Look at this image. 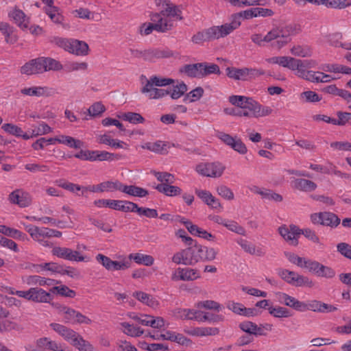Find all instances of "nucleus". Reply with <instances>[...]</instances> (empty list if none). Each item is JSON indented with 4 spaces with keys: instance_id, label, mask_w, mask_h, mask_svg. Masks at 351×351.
Returning <instances> with one entry per match:
<instances>
[{
    "instance_id": "11",
    "label": "nucleus",
    "mask_w": 351,
    "mask_h": 351,
    "mask_svg": "<svg viewBox=\"0 0 351 351\" xmlns=\"http://www.w3.org/2000/svg\"><path fill=\"white\" fill-rule=\"evenodd\" d=\"M216 137L240 154L243 155L247 152L246 145L237 136H232L222 131H217L216 132Z\"/></svg>"
},
{
    "instance_id": "57",
    "label": "nucleus",
    "mask_w": 351,
    "mask_h": 351,
    "mask_svg": "<svg viewBox=\"0 0 351 351\" xmlns=\"http://www.w3.org/2000/svg\"><path fill=\"white\" fill-rule=\"evenodd\" d=\"M239 328L245 332L248 333L250 335H262V332L261 328H258V326L256 324L245 321L243 322H241L239 324Z\"/></svg>"
},
{
    "instance_id": "48",
    "label": "nucleus",
    "mask_w": 351,
    "mask_h": 351,
    "mask_svg": "<svg viewBox=\"0 0 351 351\" xmlns=\"http://www.w3.org/2000/svg\"><path fill=\"white\" fill-rule=\"evenodd\" d=\"M70 343L80 351H93L92 345L84 340L78 333L75 334V337L73 338Z\"/></svg>"
},
{
    "instance_id": "64",
    "label": "nucleus",
    "mask_w": 351,
    "mask_h": 351,
    "mask_svg": "<svg viewBox=\"0 0 351 351\" xmlns=\"http://www.w3.org/2000/svg\"><path fill=\"white\" fill-rule=\"evenodd\" d=\"M204 93V90L202 87H197L185 95L184 101L189 103L197 101L201 99Z\"/></svg>"
},
{
    "instance_id": "19",
    "label": "nucleus",
    "mask_w": 351,
    "mask_h": 351,
    "mask_svg": "<svg viewBox=\"0 0 351 351\" xmlns=\"http://www.w3.org/2000/svg\"><path fill=\"white\" fill-rule=\"evenodd\" d=\"M51 252L53 255L58 258L71 261L81 262L85 260V258L79 252L68 247H55L53 248Z\"/></svg>"
},
{
    "instance_id": "21",
    "label": "nucleus",
    "mask_w": 351,
    "mask_h": 351,
    "mask_svg": "<svg viewBox=\"0 0 351 351\" xmlns=\"http://www.w3.org/2000/svg\"><path fill=\"white\" fill-rule=\"evenodd\" d=\"M30 351H69L63 349L60 344L56 341L51 340L47 337H42L36 341V347L34 348H29Z\"/></svg>"
},
{
    "instance_id": "58",
    "label": "nucleus",
    "mask_w": 351,
    "mask_h": 351,
    "mask_svg": "<svg viewBox=\"0 0 351 351\" xmlns=\"http://www.w3.org/2000/svg\"><path fill=\"white\" fill-rule=\"evenodd\" d=\"M50 292L69 298H73L76 295L75 291L69 289L67 286L62 285L54 286L50 289Z\"/></svg>"
},
{
    "instance_id": "52",
    "label": "nucleus",
    "mask_w": 351,
    "mask_h": 351,
    "mask_svg": "<svg viewBox=\"0 0 351 351\" xmlns=\"http://www.w3.org/2000/svg\"><path fill=\"white\" fill-rule=\"evenodd\" d=\"M133 206H130L132 210H130V212L136 213L139 215L145 216L149 218H156L158 217V212L156 209L138 207V205L134 202H131Z\"/></svg>"
},
{
    "instance_id": "7",
    "label": "nucleus",
    "mask_w": 351,
    "mask_h": 351,
    "mask_svg": "<svg viewBox=\"0 0 351 351\" xmlns=\"http://www.w3.org/2000/svg\"><path fill=\"white\" fill-rule=\"evenodd\" d=\"M193 265L199 261H212L215 259L217 251L213 247H208L195 244L190 247Z\"/></svg>"
},
{
    "instance_id": "20",
    "label": "nucleus",
    "mask_w": 351,
    "mask_h": 351,
    "mask_svg": "<svg viewBox=\"0 0 351 351\" xmlns=\"http://www.w3.org/2000/svg\"><path fill=\"white\" fill-rule=\"evenodd\" d=\"M315 65V62L313 60L295 58L290 70L294 71L298 77L304 80L308 71V69L313 68Z\"/></svg>"
},
{
    "instance_id": "36",
    "label": "nucleus",
    "mask_w": 351,
    "mask_h": 351,
    "mask_svg": "<svg viewBox=\"0 0 351 351\" xmlns=\"http://www.w3.org/2000/svg\"><path fill=\"white\" fill-rule=\"evenodd\" d=\"M292 186L293 189L300 191L312 192L317 189V185L310 180L296 178L292 181Z\"/></svg>"
},
{
    "instance_id": "59",
    "label": "nucleus",
    "mask_w": 351,
    "mask_h": 351,
    "mask_svg": "<svg viewBox=\"0 0 351 351\" xmlns=\"http://www.w3.org/2000/svg\"><path fill=\"white\" fill-rule=\"evenodd\" d=\"M0 31L5 36V40L8 43L13 44L17 40L16 36L13 34V29L6 23H0Z\"/></svg>"
},
{
    "instance_id": "39",
    "label": "nucleus",
    "mask_w": 351,
    "mask_h": 351,
    "mask_svg": "<svg viewBox=\"0 0 351 351\" xmlns=\"http://www.w3.org/2000/svg\"><path fill=\"white\" fill-rule=\"evenodd\" d=\"M52 128L45 122H40L38 125H34L32 129L29 131V139L37 137L38 136H43L52 132Z\"/></svg>"
},
{
    "instance_id": "49",
    "label": "nucleus",
    "mask_w": 351,
    "mask_h": 351,
    "mask_svg": "<svg viewBox=\"0 0 351 351\" xmlns=\"http://www.w3.org/2000/svg\"><path fill=\"white\" fill-rule=\"evenodd\" d=\"M156 189L160 193L165 194L167 196L173 197L181 194L182 189L177 186L170 185L169 184L161 183L158 184Z\"/></svg>"
},
{
    "instance_id": "10",
    "label": "nucleus",
    "mask_w": 351,
    "mask_h": 351,
    "mask_svg": "<svg viewBox=\"0 0 351 351\" xmlns=\"http://www.w3.org/2000/svg\"><path fill=\"white\" fill-rule=\"evenodd\" d=\"M226 167L221 162L199 163L196 165L195 171L206 177L219 178L223 173Z\"/></svg>"
},
{
    "instance_id": "60",
    "label": "nucleus",
    "mask_w": 351,
    "mask_h": 351,
    "mask_svg": "<svg viewBox=\"0 0 351 351\" xmlns=\"http://www.w3.org/2000/svg\"><path fill=\"white\" fill-rule=\"evenodd\" d=\"M187 86L183 82L178 83L173 86V88L169 92L170 97L173 99H178L183 96L187 91Z\"/></svg>"
},
{
    "instance_id": "30",
    "label": "nucleus",
    "mask_w": 351,
    "mask_h": 351,
    "mask_svg": "<svg viewBox=\"0 0 351 351\" xmlns=\"http://www.w3.org/2000/svg\"><path fill=\"white\" fill-rule=\"evenodd\" d=\"M8 16L21 29H25L28 27L29 19L22 10L14 8L9 12Z\"/></svg>"
},
{
    "instance_id": "51",
    "label": "nucleus",
    "mask_w": 351,
    "mask_h": 351,
    "mask_svg": "<svg viewBox=\"0 0 351 351\" xmlns=\"http://www.w3.org/2000/svg\"><path fill=\"white\" fill-rule=\"evenodd\" d=\"M42 61L44 73L49 71H60L63 69L62 64L59 61L53 58L49 57H42Z\"/></svg>"
},
{
    "instance_id": "32",
    "label": "nucleus",
    "mask_w": 351,
    "mask_h": 351,
    "mask_svg": "<svg viewBox=\"0 0 351 351\" xmlns=\"http://www.w3.org/2000/svg\"><path fill=\"white\" fill-rule=\"evenodd\" d=\"M184 332L195 337L215 336L219 333L218 328L215 327H196L191 329H184Z\"/></svg>"
},
{
    "instance_id": "37",
    "label": "nucleus",
    "mask_w": 351,
    "mask_h": 351,
    "mask_svg": "<svg viewBox=\"0 0 351 351\" xmlns=\"http://www.w3.org/2000/svg\"><path fill=\"white\" fill-rule=\"evenodd\" d=\"M50 327L56 332L58 335L62 336L64 340L70 343L73 337H75L77 333L73 330L67 328L66 326L57 323H51Z\"/></svg>"
},
{
    "instance_id": "41",
    "label": "nucleus",
    "mask_w": 351,
    "mask_h": 351,
    "mask_svg": "<svg viewBox=\"0 0 351 351\" xmlns=\"http://www.w3.org/2000/svg\"><path fill=\"white\" fill-rule=\"evenodd\" d=\"M120 191L134 197H143L148 194V191L134 185H125L121 183Z\"/></svg>"
},
{
    "instance_id": "63",
    "label": "nucleus",
    "mask_w": 351,
    "mask_h": 351,
    "mask_svg": "<svg viewBox=\"0 0 351 351\" xmlns=\"http://www.w3.org/2000/svg\"><path fill=\"white\" fill-rule=\"evenodd\" d=\"M45 12L55 23H60L63 20V16L59 12L58 8L53 5L51 6H46L45 8Z\"/></svg>"
},
{
    "instance_id": "55",
    "label": "nucleus",
    "mask_w": 351,
    "mask_h": 351,
    "mask_svg": "<svg viewBox=\"0 0 351 351\" xmlns=\"http://www.w3.org/2000/svg\"><path fill=\"white\" fill-rule=\"evenodd\" d=\"M290 52L292 55L301 58H307L312 56V49L308 45H293L290 49Z\"/></svg>"
},
{
    "instance_id": "44",
    "label": "nucleus",
    "mask_w": 351,
    "mask_h": 351,
    "mask_svg": "<svg viewBox=\"0 0 351 351\" xmlns=\"http://www.w3.org/2000/svg\"><path fill=\"white\" fill-rule=\"evenodd\" d=\"M184 223L186 228L191 234L195 236H197L199 237H202L208 241H211L214 239V236L212 234L208 232L206 230L202 229L195 225L192 224L191 222Z\"/></svg>"
},
{
    "instance_id": "47",
    "label": "nucleus",
    "mask_w": 351,
    "mask_h": 351,
    "mask_svg": "<svg viewBox=\"0 0 351 351\" xmlns=\"http://www.w3.org/2000/svg\"><path fill=\"white\" fill-rule=\"evenodd\" d=\"M295 58L290 56H274L266 59L267 62L271 64H278L282 67L291 69Z\"/></svg>"
},
{
    "instance_id": "8",
    "label": "nucleus",
    "mask_w": 351,
    "mask_h": 351,
    "mask_svg": "<svg viewBox=\"0 0 351 351\" xmlns=\"http://www.w3.org/2000/svg\"><path fill=\"white\" fill-rule=\"evenodd\" d=\"M156 7L161 11L162 16L182 21V7L173 3L170 0H154Z\"/></svg>"
},
{
    "instance_id": "13",
    "label": "nucleus",
    "mask_w": 351,
    "mask_h": 351,
    "mask_svg": "<svg viewBox=\"0 0 351 351\" xmlns=\"http://www.w3.org/2000/svg\"><path fill=\"white\" fill-rule=\"evenodd\" d=\"M243 109H247L252 117L259 118L270 115L273 110L267 106H263L252 97H248Z\"/></svg>"
},
{
    "instance_id": "29",
    "label": "nucleus",
    "mask_w": 351,
    "mask_h": 351,
    "mask_svg": "<svg viewBox=\"0 0 351 351\" xmlns=\"http://www.w3.org/2000/svg\"><path fill=\"white\" fill-rule=\"evenodd\" d=\"M310 272L314 274L318 277L325 278L328 279H331L334 278L336 274L333 269H332L330 267L325 266L315 261H314Z\"/></svg>"
},
{
    "instance_id": "34",
    "label": "nucleus",
    "mask_w": 351,
    "mask_h": 351,
    "mask_svg": "<svg viewBox=\"0 0 351 351\" xmlns=\"http://www.w3.org/2000/svg\"><path fill=\"white\" fill-rule=\"evenodd\" d=\"M31 301L38 303H48L53 297L51 292H47L41 288L31 287Z\"/></svg>"
},
{
    "instance_id": "18",
    "label": "nucleus",
    "mask_w": 351,
    "mask_h": 351,
    "mask_svg": "<svg viewBox=\"0 0 351 351\" xmlns=\"http://www.w3.org/2000/svg\"><path fill=\"white\" fill-rule=\"evenodd\" d=\"M121 182L119 180H108L95 185L86 186L84 189L93 193L120 191Z\"/></svg>"
},
{
    "instance_id": "28",
    "label": "nucleus",
    "mask_w": 351,
    "mask_h": 351,
    "mask_svg": "<svg viewBox=\"0 0 351 351\" xmlns=\"http://www.w3.org/2000/svg\"><path fill=\"white\" fill-rule=\"evenodd\" d=\"M195 194L209 207L216 210H221L222 206L219 200L208 191L196 189Z\"/></svg>"
},
{
    "instance_id": "15",
    "label": "nucleus",
    "mask_w": 351,
    "mask_h": 351,
    "mask_svg": "<svg viewBox=\"0 0 351 351\" xmlns=\"http://www.w3.org/2000/svg\"><path fill=\"white\" fill-rule=\"evenodd\" d=\"M8 200L12 204L25 208L31 205L32 197L29 193L23 189H16L8 195Z\"/></svg>"
},
{
    "instance_id": "35",
    "label": "nucleus",
    "mask_w": 351,
    "mask_h": 351,
    "mask_svg": "<svg viewBox=\"0 0 351 351\" xmlns=\"http://www.w3.org/2000/svg\"><path fill=\"white\" fill-rule=\"evenodd\" d=\"M23 95L35 97H49L52 94V89L46 86H32L21 90Z\"/></svg>"
},
{
    "instance_id": "27",
    "label": "nucleus",
    "mask_w": 351,
    "mask_h": 351,
    "mask_svg": "<svg viewBox=\"0 0 351 351\" xmlns=\"http://www.w3.org/2000/svg\"><path fill=\"white\" fill-rule=\"evenodd\" d=\"M275 296L278 302L280 304L292 308L295 311H300V308L302 306V302L295 298L280 291L275 293Z\"/></svg>"
},
{
    "instance_id": "53",
    "label": "nucleus",
    "mask_w": 351,
    "mask_h": 351,
    "mask_svg": "<svg viewBox=\"0 0 351 351\" xmlns=\"http://www.w3.org/2000/svg\"><path fill=\"white\" fill-rule=\"evenodd\" d=\"M58 143L74 149L81 148L84 145V143L82 141L66 135H59Z\"/></svg>"
},
{
    "instance_id": "62",
    "label": "nucleus",
    "mask_w": 351,
    "mask_h": 351,
    "mask_svg": "<svg viewBox=\"0 0 351 351\" xmlns=\"http://www.w3.org/2000/svg\"><path fill=\"white\" fill-rule=\"evenodd\" d=\"M173 315L181 319H193V315L197 314L196 310L191 308H178L173 311Z\"/></svg>"
},
{
    "instance_id": "45",
    "label": "nucleus",
    "mask_w": 351,
    "mask_h": 351,
    "mask_svg": "<svg viewBox=\"0 0 351 351\" xmlns=\"http://www.w3.org/2000/svg\"><path fill=\"white\" fill-rule=\"evenodd\" d=\"M200 66V63L185 64L180 68L179 71L191 77H201Z\"/></svg>"
},
{
    "instance_id": "24",
    "label": "nucleus",
    "mask_w": 351,
    "mask_h": 351,
    "mask_svg": "<svg viewBox=\"0 0 351 351\" xmlns=\"http://www.w3.org/2000/svg\"><path fill=\"white\" fill-rule=\"evenodd\" d=\"M226 307L234 313L245 317H253L258 315L256 309L253 308H246L243 304L234 301H228L226 303Z\"/></svg>"
},
{
    "instance_id": "50",
    "label": "nucleus",
    "mask_w": 351,
    "mask_h": 351,
    "mask_svg": "<svg viewBox=\"0 0 351 351\" xmlns=\"http://www.w3.org/2000/svg\"><path fill=\"white\" fill-rule=\"evenodd\" d=\"M128 257L130 261L134 260L136 263L145 266H151L154 262V258L151 255L141 253L130 254Z\"/></svg>"
},
{
    "instance_id": "40",
    "label": "nucleus",
    "mask_w": 351,
    "mask_h": 351,
    "mask_svg": "<svg viewBox=\"0 0 351 351\" xmlns=\"http://www.w3.org/2000/svg\"><path fill=\"white\" fill-rule=\"evenodd\" d=\"M237 243L245 252L250 254L263 256L265 254L261 248H257L253 243L247 240L240 239L237 241Z\"/></svg>"
},
{
    "instance_id": "4",
    "label": "nucleus",
    "mask_w": 351,
    "mask_h": 351,
    "mask_svg": "<svg viewBox=\"0 0 351 351\" xmlns=\"http://www.w3.org/2000/svg\"><path fill=\"white\" fill-rule=\"evenodd\" d=\"M278 275L287 283L295 287H312L314 285L313 282L308 277L286 269H279Z\"/></svg>"
},
{
    "instance_id": "46",
    "label": "nucleus",
    "mask_w": 351,
    "mask_h": 351,
    "mask_svg": "<svg viewBox=\"0 0 351 351\" xmlns=\"http://www.w3.org/2000/svg\"><path fill=\"white\" fill-rule=\"evenodd\" d=\"M1 128L10 134L16 137H21L24 140H29L28 132H23V130L16 125L5 123L2 125Z\"/></svg>"
},
{
    "instance_id": "16",
    "label": "nucleus",
    "mask_w": 351,
    "mask_h": 351,
    "mask_svg": "<svg viewBox=\"0 0 351 351\" xmlns=\"http://www.w3.org/2000/svg\"><path fill=\"white\" fill-rule=\"evenodd\" d=\"M146 82L141 88V92L149 99H160L169 94L167 90L159 88L158 86L152 84L150 81L145 79Z\"/></svg>"
},
{
    "instance_id": "31",
    "label": "nucleus",
    "mask_w": 351,
    "mask_h": 351,
    "mask_svg": "<svg viewBox=\"0 0 351 351\" xmlns=\"http://www.w3.org/2000/svg\"><path fill=\"white\" fill-rule=\"evenodd\" d=\"M165 320L161 317H154L147 314H141L138 324L150 326L153 328L160 329L165 326Z\"/></svg>"
},
{
    "instance_id": "17",
    "label": "nucleus",
    "mask_w": 351,
    "mask_h": 351,
    "mask_svg": "<svg viewBox=\"0 0 351 351\" xmlns=\"http://www.w3.org/2000/svg\"><path fill=\"white\" fill-rule=\"evenodd\" d=\"M278 232L289 244L298 245V238L301 234V230L296 226L291 225L289 227L286 225L281 226L278 228Z\"/></svg>"
},
{
    "instance_id": "26",
    "label": "nucleus",
    "mask_w": 351,
    "mask_h": 351,
    "mask_svg": "<svg viewBox=\"0 0 351 351\" xmlns=\"http://www.w3.org/2000/svg\"><path fill=\"white\" fill-rule=\"evenodd\" d=\"M162 16L160 12L159 14H156L154 16L155 19H152V20L155 22L157 32H167L175 26V20L167 16Z\"/></svg>"
},
{
    "instance_id": "22",
    "label": "nucleus",
    "mask_w": 351,
    "mask_h": 351,
    "mask_svg": "<svg viewBox=\"0 0 351 351\" xmlns=\"http://www.w3.org/2000/svg\"><path fill=\"white\" fill-rule=\"evenodd\" d=\"M337 310L336 306L332 305L327 304L317 300H311L308 303L302 302V306L300 308V311H313L315 312L321 313H329L334 312Z\"/></svg>"
},
{
    "instance_id": "14",
    "label": "nucleus",
    "mask_w": 351,
    "mask_h": 351,
    "mask_svg": "<svg viewBox=\"0 0 351 351\" xmlns=\"http://www.w3.org/2000/svg\"><path fill=\"white\" fill-rule=\"evenodd\" d=\"M131 202L125 200L100 199L94 201V204L98 208L108 207L113 210L127 213L130 212V210H132L130 208V206H133Z\"/></svg>"
},
{
    "instance_id": "3",
    "label": "nucleus",
    "mask_w": 351,
    "mask_h": 351,
    "mask_svg": "<svg viewBox=\"0 0 351 351\" xmlns=\"http://www.w3.org/2000/svg\"><path fill=\"white\" fill-rule=\"evenodd\" d=\"M227 76L234 80L247 81L265 75V71L261 69L255 68H236L227 67L226 69Z\"/></svg>"
},
{
    "instance_id": "2",
    "label": "nucleus",
    "mask_w": 351,
    "mask_h": 351,
    "mask_svg": "<svg viewBox=\"0 0 351 351\" xmlns=\"http://www.w3.org/2000/svg\"><path fill=\"white\" fill-rule=\"evenodd\" d=\"M300 29L296 25H289L285 27H274L265 36V43L280 38L277 41L278 48L285 46L289 42L288 38L299 32Z\"/></svg>"
},
{
    "instance_id": "1",
    "label": "nucleus",
    "mask_w": 351,
    "mask_h": 351,
    "mask_svg": "<svg viewBox=\"0 0 351 351\" xmlns=\"http://www.w3.org/2000/svg\"><path fill=\"white\" fill-rule=\"evenodd\" d=\"M53 42L64 51L78 56H86L89 53L88 45L83 40L57 37Z\"/></svg>"
},
{
    "instance_id": "12",
    "label": "nucleus",
    "mask_w": 351,
    "mask_h": 351,
    "mask_svg": "<svg viewBox=\"0 0 351 351\" xmlns=\"http://www.w3.org/2000/svg\"><path fill=\"white\" fill-rule=\"evenodd\" d=\"M23 226L25 230L29 233L33 240L44 247L52 246V243L45 239L46 238H49L48 228L38 227L32 224L25 223H23Z\"/></svg>"
},
{
    "instance_id": "43",
    "label": "nucleus",
    "mask_w": 351,
    "mask_h": 351,
    "mask_svg": "<svg viewBox=\"0 0 351 351\" xmlns=\"http://www.w3.org/2000/svg\"><path fill=\"white\" fill-rule=\"evenodd\" d=\"M133 296L143 304L152 308H156L159 304L158 301L154 297L143 291H136L133 293Z\"/></svg>"
},
{
    "instance_id": "5",
    "label": "nucleus",
    "mask_w": 351,
    "mask_h": 351,
    "mask_svg": "<svg viewBox=\"0 0 351 351\" xmlns=\"http://www.w3.org/2000/svg\"><path fill=\"white\" fill-rule=\"evenodd\" d=\"M241 24V22L239 21V16L232 15L230 23L209 27L212 40H219L228 36L235 29H238Z\"/></svg>"
},
{
    "instance_id": "54",
    "label": "nucleus",
    "mask_w": 351,
    "mask_h": 351,
    "mask_svg": "<svg viewBox=\"0 0 351 351\" xmlns=\"http://www.w3.org/2000/svg\"><path fill=\"white\" fill-rule=\"evenodd\" d=\"M269 313L275 318H288L292 316L290 311L286 307L281 306H271L269 308Z\"/></svg>"
},
{
    "instance_id": "42",
    "label": "nucleus",
    "mask_w": 351,
    "mask_h": 351,
    "mask_svg": "<svg viewBox=\"0 0 351 351\" xmlns=\"http://www.w3.org/2000/svg\"><path fill=\"white\" fill-rule=\"evenodd\" d=\"M121 331L126 335L132 337H138L144 333V330L135 326L128 322H124L119 324Z\"/></svg>"
},
{
    "instance_id": "56",
    "label": "nucleus",
    "mask_w": 351,
    "mask_h": 351,
    "mask_svg": "<svg viewBox=\"0 0 351 351\" xmlns=\"http://www.w3.org/2000/svg\"><path fill=\"white\" fill-rule=\"evenodd\" d=\"M321 69L326 72L341 73L351 75V68L341 64H326Z\"/></svg>"
},
{
    "instance_id": "61",
    "label": "nucleus",
    "mask_w": 351,
    "mask_h": 351,
    "mask_svg": "<svg viewBox=\"0 0 351 351\" xmlns=\"http://www.w3.org/2000/svg\"><path fill=\"white\" fill-rule=\"evenodd\" d=\"M201 66V77L210 75V74H219L220 69L219 66L216 64L211 63L208 64L206 62L200 63Z\"/></svg>"
},
{
    "instance_id": "23",
    "label": "nucleus",
    "mask_w": 351,
    "mask_h": 351,
    "mask_svg": "<svg viewBox=\"0 0 351 351\" xmlns=\"http://www.w3.org/2000/svg\"><path fill=\"white\" fill-rule=\"evenodd\" d=\"M22 282L29 286H53L60 283V282L42 277L38 275L24 276L22 277Z\"/></svg>"
},
{
    "instance_id": "9",
    "label": "nucleus",
    "mask_w": 351,
    "mask_h": 351,
    "mask_svg": "<svg viewBox=\"0 0 351 351\" xmlns=\"http://www.w3.org/2000/svg\"><path fill=\"white\" fill-rule=\"evenodd\" d=\"M310 219L313 224L328 226L331 228H337L341 222L336 214L327 211L313 213L311 215Z\"/></svg>"
},
{
    "instance_id": "6",
    "label": "nucleus",
    "mask_w": 351,
    "mask_h": 351,
    "mask_svg": "<svg viewBox=\"0 0 351 351\" xmlns=\"http://www.w3.org/2000/svg\"><path fill=\"white\" fill-rule=\"evenodd\" d=\"M58 312L65 323L90 325L93 322L89 317L83 315L80 311L66 306H60Z\"/></svg>"
},
{
    "instance_id": "38",
    "label": "nucleus",
    "mask_w": 351,
    "mask_h": 351,
    "mask_svg": "<svg viewBox=\"0 0 351 351\" xmlns=\"http://www.w3.org/2000/svg\"><path fill=\"white\" fill-rule=\"evenodd\" d=\"M170 56L167 51L158 48H150L144 50V60L146 61H155L157 59Z\"/></svg>"
},
{
    "instance_id": "33",
    "label": "nucleus",
    "mask_w": 351,
    "mask_h": 351,
    "mask_svg": "<svg viewBox=\"0 0 351 351\" xmlns=\"http://www.w3.org/2000/svg\"><path fill=\"white\" fill-rule=\"evenodd\" d=\"M171 260L177 265H194L190 247L177 252L173 254Z\"/></svg>"
},
{
    "instance_id": "25",
    "label": "nucleus",
    "mask_w": 351,
    "mask_h": 351,
    "mask_svg": "<svg viewBox=\"0 0 351 351\" xmlns=\"http://www.w3.org/2000/svg\"><path fill=\"white\" fill-rule=\"evenodd\" d=\"M21 73L25 75L43 73L42 57L32 59L21 68Z\"/></svg>"
}]
</instances>
